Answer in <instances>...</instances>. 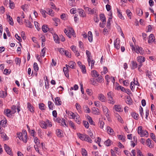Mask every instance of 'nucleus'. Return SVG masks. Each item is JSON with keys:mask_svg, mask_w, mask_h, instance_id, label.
<instances>
[{"mask_svg": "<svg viewBox=\"0 0 156 156\" xmlns=\"http://www.w3.org/2000/svg\"><path fill=\"white\" fill-rule=\"evenodd\" d=\"M114 109L117 112H121L122 111V108L119 105H115L114 107Z\"/></svg>", "mask_w": 156, "mask_h": 156, "instance_id": "9", "label": "nucleus"}, {"mask_svg": "<svg viewBox=\"0 0 156 156\" xmlns=\"http://www.w3.org/2000/svg\"><path fill=\"white\" fill-rule=\"evenodd\" d=\"M53 37L54 41L56 43H60L59 38L56 34H54L53 35Z\"/></svg>", "mask_w": 156, "mask_h": 156, "instance_id": "14", "label": "nucleus"}, {"mask_svg": "<svg viewBox=\"0 0 156 156\" xmlns=\"http://www.w3.org/2000/svg\"><path fill=\"white\" fill-rule=\"evenodd\" d=\"M34 141L36 145H38L40 144L39 140L36 137H34Z\"/></svg>", "mask_w": 156, "mask_h": 156, "instance_id": "52", "label": "nucleus"}, {"mask_svg": "<svg viewBox=\"0 0 156 156\" xmlns=\"http://www.w3.org/2000/svg\"><path fill=\"white\" fill-rule=\"evenodd\" d=\"M98 125H100V127L101 129H103L104 125V122L103 121L99 120Z\"/></svg>", "mask_w": 156, "mask_h": 156, "instance_id": "53", "label": "nucleus"}, {"mask_svg": "<svg viewBox=\"0 0 156 156\" xmlns=\"http://www.w3.org/2000/svg\"><path fill=\"white\" fill-rule=\"evenodd\" d=\"M63 89L64 88L62 86H60L57 88V90H58V93L59 94H62Z\"/></svg>", "mask_w": 156, "mask_h": 156, "instance_id": "44", "label": "nucleus"}, {"mask_svg": "<svg viewBox=\"0 0 156 156\" xmlns=\"http://www.w3.org/2000/svg\"><path fill=\"white\" fill-rule=\"evenodd\" d=\"M92 113L95 115H98L99 113V110L95 108H93L92 109Z\"/></svg>", "mask_w": 156, "mask_h": 156, "instance_id": "22", "label": "nucleus"}, {"mask_svg": "<svg viewBox=\"0 0 156 156\" xmlns=\"http://www.w3.org/2000/svg\"><path fill=\"white\" fill-rule=\"evenodd\" d=\"M34 70L36 72H37L38 71L39 68L36 62H34Z\"/></svg>", "mask_w": 156, "mask_h": 156, "instance_id": "41", "label": "nucleus"}, {"mask_svg": "<svg viewBox=\"0 0 156 156\" xmlns=\"http://www.w3.org/2000/svg\"><path fill=\"white\" fill-rule=\"evenodd\" d=\"M115 47L117 49H119L120 48L119 42L116 41L114 42V43Z\"/></svg>", "mask_w": 156, "mask_h": 156, "instance_id": "29", "label": "nucleus"}, {"mask_svg": "<svg viewBox=\"0 0 156 156\" xmlns=\"http://www.w3.org/2000/svg\"><path fill=\"white\" fill-rule=\"evenodd\" d=\"M45 49H46L45 48H43V49H42L41 53V56H42L43 57H44L45 53Z\"/></svg>", "mask_w": 156, "mask_h": 156, "instance_id": "56", "label": "nucleus"}, {"mask_svg": "<svg viewBox=\"0 0 156 156\" xmlns=\"http://www.w3.org/2000/svg\"><path fill=\"white\" fill-rule=\"evenodd\" d=\"M100 18L101 20L103 21V22H105L106 18L105 15L103 14H101L100 15Z\"/></svg>", "mask_w": 156, "mask_h": 156, "instance_id": "26", "label": "nucleus"}, {"mask_svg": "<svg viewBox=\"0 0 156 156\" xmlns=\"http://www.w3.org/2000/svg\"><path fill=\"white\" fill-rule=\"evenodd\" d=\"M83 125L86 128H88L89 126V123L88 122L84 121L83 122Z\"/></svg>", "mask_w": 156, "mask_h": 156, "instance_id": "62", "label": "nucleus"}, {"mask_svg": "<svg viewBox=\"0 0 156 156\" xmlns=\"http://www.w3.org/2000/svg\"><path fill=\"white\" fill-rule=\"evenodd\" d=\"M88 39L89 41L92 42L93 41L92 34L91 31H89L88 33Z\"/></svg>", "mask_w": 156, "mask_h": 156, "instance_id": "17", "label": "nucleus"}, {"mask_svg": "<svg viewBox=\"0 0 156 156\" xmlns=\"http://www.w3.org/2000/svg\"><path fill=\"white\" fill-rule=\"evenodd\" d=\"M79 13L80 16L82 17H85L86 16V14L85 12H84L83 10L82 9H79Z\"/></svg>", "mask_w": 156, "mask_h": 156, "instance_id": "15", "label": "nucleus"}, {"mask_svg": "<svg viewBox=\"0 0 156 156\" xmlns=\"http://www.w3.org/2000/svg\"><path fill=\"white\" fill-rule=\"evenodd\" d=\"M91 75L93 77H97L99 76L98 73L95 70L91 71Z\"/></svg>", "mask_w": 156, "mask_h": 156, "instance_id": "18", "label": "nucleus"}, {"mask_svg": "<svg viewBox=\"0 0 156 156\" xmlns=\"http://www.w3.org/2000/svg\"><path fill=\"white\" fill-rule=\"evenodd\" d=\"M48 104L49 108L52 110H53L54 104H52V102L51 101H48Z\"/></svg>", "mask_w": 156, "mask_h": 156, "instance_id": "43", "label": "nucleus"}, {"mask_svg": "<svg viewBox=\"0 0 156 156\" xmlns=\"http://www.w3.org/2000/svg\"><path fill=\"white\" fill-rule=\"evenodd\" d=\"M56 133L57 136L59 137H62L63 136V133L61 130L57 129L56 130Z\"/></svg>", "mask_w": 156, "mask_h": 156, "instance_id": "5", "label": "nucleus"}, {"mask_svg": "<svg viewBox=\"0 0 156 156\" xmlns=\"http://www.w3.org/2000/svg\"><path fill=\"white\" fill-rule=\"evenodd\" d=\"M4 148L5 151L7 154L9 155H11L12 154L11 152V150L10 147L8 146L6 144H4Z\"/></svg>", "mask_w": 156, "mask_h": 156, "instance_id": "3", "label": "nucleus"}, {"mask_svg": "<svg viewBox=\"0 0 156 156\" xmlns=\"http://www.w3.org/2000/svg\"><path fill=\"white\" fill-rule=\"evenodd\" d=\"M69 124L70 126H71L73 129H75L76 127L74 125V124L73 123V122L71 121H70L69 122Z\"/></svg>", "mask_w": 156, "mask_h": 156, "instance_id": "61", "label": "nucleus"}, {"mask_svg": "<svg viewBox=\"0 0 156 156\" xmlns=\"http://www.w3.org/2000/svg\"><path fill=\"white\" fill-rule=\"evenodd\" d=\"M72 30L73 29L72 28H69V32L66 34L67 36L70 38L71 37V35H72L74 37V31Z\"/></svg>", "mask_w": 156, "mask_h": 156, "instance_id": "6", "label": "nucleus"}, {"mask_svg": "<svg viewBox=\"0 0 156 156\" xmlns=\"http://www.w3.org/2000/svg\"><path fill=\"white\" fill-rule=\"evenodd\" d=\"M66 120L64 119H62V121L61 122V125L63 126H67L66 124Z\"/></svg>", "mask_w": 156, "mask_h": 156, "instance_id": "47", "label": "nucleus"}, {"mask_svg": "<svg viewBox=\"0 0 156 156\" xmlns=\"http://www.w3.org/2000/svg\"><path fill=\"white\" fill-rule=\"evenodd\" d=\"M126 12L129 18L131 19V16L132 14V13L131 12L130 10L128 9L126 10Z\"/></svg>", "mask_w": 156, "mask_h": 156, "instance_id": "45", "label": "nucleus"}, {"mask_svg": "<svg viewBox=\"0 0 156 156\" xmlns=\"http://www.w3.org/2000/svg\"><path fill=\"white\" fill-rule=\"evenodd\" d=\"M76 65V63L72 61L69 62V67L72 69H74V66H75Z\"/></svg>", "mask_w": 156, "mask_h": 156, "instance_id": "36", "label": "nucleus"}, {"mask_svg": "<svg viewBox=\"0 0 156 156\" xmlns=\"http://www.w3.org/2000/svg\"><path fill=\"white\" fill-rule=\"evenodd\" d=\"M1 136L2 138H3L4 140H7L8 139V137L6 135L5 133H2L1 134Z\"/></svg>", "mask_w": 156, "mask_h": 156, "instance_id": "42", "label": "nucleus"}, {"mask_svg": "<svg viewBox=\"0 0 156 156\" xmlns=\"http://www.w3.org/2000/svg\"><path fill=\"white\" fill-rule=\"evenodd\" d=\"M6 122L7 120L6 119H3L0 122V125L2 127H5L6 126Z\"/></svg>", "mask_w": 156, "mask_h": 156, "instance_id": "21", "label": "nucleus"}, {"mask_svg": "<svg viewBox=\"0 0 156 156\" xmlns=\"http://www.w3.org/2000/svg\"><path fill=\"white\" fill-rule=\"evenodd\" d=\"M15 61L16 62V63L17 65H18L19 66L20 65V63H21V59L17 58H16L15 59Z\"/></svg>", "mask_w": 156, "mask_h": 156, "instance_id": "46", "label": "nucleus"}, {"mask_svg": "<svg viewBox=\"0 0 156 156\" xmlns=\"http://www.w3.org/2000/svg\"><path fill=\"white\" fill-rule=\"evenodd\" d=\"M140 134L141 137L146 136V137H147L148 136V133L146 130H143Z\"/></svg>", "mask_w": 156, "mask_h": 156, "instance_id": "20", "label": "nucleus"}, {"mask_svg": "<svg viewBox=\"0 0 156 156\" xmlns=\"http://www.w3.org/2000/svg\"><path fill=\"white\" fill-rule=\"evenodd\" d=\"M138 47V52H140L141 55H143L144 54V50L141 47Z\"/></svg>", "mask_w": 156, "mask_h": 156, "instance_id": "38", "label": "nucleus"}, {"mask_svg": "<svg viewBox=\"0 0 156 156\" xmlns=\"http://www.w3.org/2000/svg\"><path fill=\"white\" fill-rule=\"evenodd\" d=\"M132 116L135 119L137 120L138 119V114H136V113L133 112L131 114Z\"/></svg>", "mask_w": 156, "mask_h": 156, "instance_id": "34", "label": "nucleus"}, {"mask_svg": "<svg viewBox=\"0 0 156 156\" xmlns=\"http://www.w3.org/2000/svg\"><path fill=\"white\" fill-rule=\"evenodd\" d=\"M118 138L122 141H124L125 140V137L122 135H118Z\"/></svg>", "mask_w": 156, "mask_h": 156, "instance_id": "57", "label": "nucleus"}, {"mask_svg": "<svg viewBox=\"0 0 156 156\" xmlns=\"http://www.w3.org/2000/svg\"><path fill=\"white\" fill-rule=\"evenodd\" d=\"M42 29L44 32L46 33L48 31V30H49V28L47 25H44L42 26Z\"/></svg>", "mask_w": 156, "mask_h": 156, "instance_id": "24", "label": "nucleus"}, {"mask_svg": "<svg viewBox=\"0 0 156 156\" xmlns=\"http://www.w3.org/2000/svg\"><path fill=\"white\" fill-rule=\"evenodd\" d=\"M75 106L76 109L79 112L80 111V110L81 108V106L78 103H76Z\"/></svg>", "mask_w": 156, "mask_h": 156, "instance_id": "49", "label": "nucleus"}, {"mask_svg": "<svg viewBox=\"0 0 156 156\" xmlns=\"http://www.w3.org/2000/svg\"><path fill=\"white\" fill-rule=\"evenodd\" d=\"M136 12L137 14L139 16H141L143 14V11L141 9L138 8L136 10Z\"/></svg>", "mask_w": 156, "mask_h": 156, "instance_id": "25", "label": "nucleus"}, {"mask_svg": "<svg viewBox=\"0 0 156 156\" xmlns=\"http://www.w3.org/2000/svg\"><path fill=\"white\" fill-rule=\"evenodd\" d=\"M73 119L78 124H80V117L77 114L74 117Z\"/></svg>", "mask_w": 156, "mask_h": 156, "instance_id": "19", "label": "nucleus"}, {"mask_svg": "<svg viewBox=\"0 0 156 156\" xmlns=\"http://www.w3.org/2000/svg\"><path fill=\"white\" fill-rule=\"evenodd\" d=\"M103 110L107 118L108 119L109 118L110 115L108 114V108L106 107L105 106L103 107Z\"/></svg>", "mask_w": 156, "mask_h": 156, "instance_id": "4", "label": "nucleus"}, {"mask_svg": "<svg viewBox=\"0 0 156 156\" xmlns=\"http://www.w3.org/2000/svg\"><path fill=\"white\" fill-rule=\"evenodd\" d=\"M55 103L56 105H61L62 104V101L60 98L57 97L55 98Z\"/></svg>", "mask_w": 156, "mask_h": 156, "instance_id": "8", "label": "nucleus"}, {"mask_svg": "<svg viewBox=\"0 0 156 156\" xmlns=\"http://www.w3.org/2000/svg\"><path fill=\"white\" fill-rule=\"evenodd\" d=\"M82 154L83 156H87V153L84 149L82 148Z\"/></svg>", "mask_w": 156, "mask_h": 156, "instance_id": "55", "label": "nucleus"}, {"mask_svg": "<svg viewBox=\"0 0 156 156\" xmlns=\"http://www.w3.org/2000/svg\"><path fill=\"white\" fill-rule=\"evenodd\" d=\"M66 67H64L63 68V71L65 76L68 78L69 77V74L68 73V69L69 67V65L66 64Z\"/></svg>", "mask_w": 156, "mask_h": 156, "instance_id": "2", "label": "nucleus"}, {"mask_svg": "<svg viewBox=\"0 0 156 156\" xmlns=\"http://www.w3.org/2000/svg\"><path fill=\"white\" fill-rule=\"evenodd\" d=\"M136 153L137 154V156H143L142 152L139 149H136Z\"/></svg>", "mask_w": 156, "mask_h": 156, "instance_id": "58", "label": "nucleus"}, {"mask_svg": "<svg viewBox=\"0 0 156 156\" xmlns=\"http://www.w3.org/2000/svg\"><path fill=\"white\" fill-rule=\"evenodd\" d=\"M130 46H131V47H132V49L133 50L136 52L137 53H140V52H138V51L139 49H138V47L137 46L136 47V48H135L133 46V45H131L130 44Z\"/></svg>", "mask_w": 156, "mask_h": 156, "instance_id": "51", "label": "nucleus"}, {"mask_svg": "<svg viewBox=\"0 0 156 156\" xmlns=\"http://www.w3.org/2000/svg\"><path fill=\"white\" fill-rule=\"evenodd\" d=\"M126 102L129 105H130L132 103V99L130 97H127Z\"/></svg>", "mask_w": 156, "mask_h": 156, "instance_id": "35", "label": "nucleus"}, {"mask_svg": "<svg viewBox=\"0 0 156 156\" xmlns=\"http://www.w3.org/2000/svg\"><path fill=\"white\" fill-rule=\"evenodd\" d=\"M108 99H109L108 101H109L108 102L109 103L111 104H115V102L113 101V99L112 97L108 98Z\"/></svg>", "mask_w": 156, "mask_h": 156, "instance_id": "63", "label": "nucleus"}, {"mask_svg": "<svg viewBox=\"0 0 156 156\" xmlns=\"http://www.w3.org/2000/svg\"><path fill=\"white\" fill-rule=\"evenodd\" d=\"M132 69H134L135 68H136L137 67V64L136 62L134 61H133L132 62Z\"/></svg>", "mask_w": 156, "mask_h": 156, "instance_id": "31", "label": "nucleus"}, {"mask_svg": "<svg viewBox=\"0 0 156 156\" xmlns=\"http://www.w3.org/2000/svg\"><path fill=\"white\" fill-rule=\"evenodd\" d=\"M84 9L89 14H95L96 12V8H94L93 9L88 7H85L84 6Z\"/></svg>", "mask_w": 156, "mask_h": 156, "instance_id": "1", "label": "nucleus"}, {"mask_svg": "<svg viewBox=\"0 0 156 156\" xmlns=\"http://www.w3.org/2000/svg\"><path fill=\"white\" fill-rule=\"evenodd\" d=\"M63 55H65L69 58L71 57V54L70 53L67 51L65 50Z\"/></svg>", "mask_w": 156, "mask_h": 156, "instance_id": "39", "label": "nucleus"}, {"mask_svg": "<svg viewBox=\"0 0 156 156\" xmlns=\"http://www.w3.org/2000/svg\"><path fill=\"white\" fill-rule=\"evenodd\" d=\"M80 68L81 69V71L83 73H86L85 66L83 65H81L80 66Z\"/></svg>", "mask_w": 156, "mask_h": 156, "instance_id": "33", "label": "nucleus"}, {"mask_svg": "<svg viewBox=\"0 0 156 156\" xmlns=\"http://www.w3.org/2000/svg\"><path fill=\"white\" fill-rule=\"evenodd\" d=\"M27 107L28 109L32 113L34 112V108L32 105L30 103L28 102L27 103Z\"/></svg>", "mask_w": 156, "mask_h": 156, "instance_id": "7", "label": "nucleus"}, {"mask_svg": "<svg viewBox=\"0 0 156 156\" xmlns=\"http://www.w3.org/2000/svg\"><path fill=\"white\" fill-rule=\"evenodd\" d=\"M90 82L91 84L93 85L97 86L98 85V83H97L94 79H90Z\"/></svg>", "mask_w": 156, "mask_h": 156, "instance_id": "32", "label": "nucleus"}, {"mask_svg": "<svg viewBox=\"0 0 156 156\" xmlns=\"http://www.w3.org/2000/svg\"><path fill=\"white\" fill-rule=\"evenodd\" d=\"M79 138L82 140L85 141L86 137L85 136H86V134H82L80 133L78 134Z\"/></svg>", "mask_w": 156, "mask_h": 156, "instance_id": "27", "label": "nucleus"}, {"mask_svg": "<svg viewBox=\"0 0 156 156\" xmlns=\"http://www.w3.org/2000/svg\"><path fill=\"white\" fill-rule=\"evenodd\" d=\"M98 98L102 102H104L105 101L106 98L103 94H99Z\"/></svg>", "mask_w": 156, "mask_h": 156, "instance_id": "10", "label": "nucleus"}, {"mask_svg": "<svg viewBox=\"0 0 156 156\" xmlns=\"http://www.w3.org/2000/svg\"><path fill=\"white\" fill-rule=\"evenodd\" d=\"M39 108L41 110H44L45 109V105L43 103L39 104Z\"/></svg>", "mask_w": 156, "mask_h": 156, "instance_id": "28", "label": "nucleus"}, {"mask_svg": "<svg viewBox=\"0 0 156 156\" xmlns=\"http://www.w3.org/2000/svg\"><path fill=\"white\" fill-rule=\"evenodd\" d=\"M105 144L107 146H110L111 145V142L110 140L108 139L105 142Z\"/></svg>", "mask_w": 156, "mask_h": 156, "instance_id": "50", "label": "nucleus"}, {"mask_svg": "<svg viewBox=\"0 0 156 156\" xmlns=\"http://www.w3.org/2000/svg\"><path fill=\"white\" fill-rule=\"evenodd\" d=\"M17 107L16 106L13 105L11 107L12 111V114H14L16 112V109H17Z\"/></svg>", "mask_w": 156, "mask_h": 156, "instance_id": "37", "label": "nucleus"}, {"mask_svg": "<svg viewBox=\"0 0 156 156\" xmlns=\"http://www.w3.org/2000/svg\"><path fill=\"white\" fill-rule=\"evenodd\" d=\"M28 5L25 4L22 6L21 8L24 11H27V7Z\"/></svg>", "mask_w": 156, "mask_h": 156, "instance_id": "60", "label": "nucleus"}, {"mask_svg": "<svg viewBox=\"0 0 156 156\" xmlns=\"http://www.w3.org/2000/svg\"><path fill=\"white\" fill-rule=\"evenodd\" d=\"M146 142L147 145L150 148H151L152 146L151 145V143L150 139L149 138L147 139Z\"/></svg>", "mask_w": 156, "mask_h": 156, "instance_id": "40", "label": "nucleus"}, {"mask_svg": "<svg viewBox=\"0 0 156 156\" xmlns=\"http://www.w3.org/2000/svg\"><path fill=\"white\" fill-rule=\"evenodd\" d=\"M85 137H86L85 141H87L90 143H91L92 142V140L91 138L89 137V136L86 135L85 136Z\"/></svg>", "mask_w": 156, "mask_h": 156, "instance_id": "48", "label": "nucleus"}, {"mask_svg": "<svg viewBox=\"0 0 156 156\" xmlns=\"http://www.w3.org/2000/svg\"><path fill=\"white\" fill-rule=\"evenodd\" d=\"M40 126L41 127L44 129H46L47 125L46 123L44 121H42L40 122Z\"/></svg>", "mask_w": 156, "mask_h": 156, "instance_id": "23", "label": "nucleus"}, {"mask_svg": "<svg viewBox=\"0 0 156 156\" xmlns=\"http://www.w3.org/2000/svg\"><path fill=\"white\" fill-rule=\"evenodd\" d=\"M145 58L142 56H139L137 58V60L140 63H142L145 61Z\"/></svg>", "mask_w": 156, "mask_h": 156, "instance_id": "16", "label": "nucleus"}, {"mask_svg": "<svg viewBox=\"0 0 156 156\" xmlns=\"http://www.w3.org/2000/svg\"><path fill=\"white\" fill-rule=\"evenodd\" d=\"M25 23H26V25L27 27L30 28H32L33 27V26L31 24L30 20H25Z\"/></svg>", "mask_w": 156, "mask_h": 156, "instance_id": "12", "label": "nucleus"}, {"mask_svg": "<svg viewBox=\"0 0 156 156\" xmlns=\"http://www.w3.org/2000/svg\"><path fill=\"white\" fill-rule=\"evenodd\" d=\"M24 137V139L23 138V136L21 138V139H22V140L25 143H26L27 142V134L25 135H23V136Z\"/></svg>", "mask_w": 156, "mask_h": 156, "instance_id": "54", "label": "nucleus"}, {"mask_svg": "<svg viewBox=\"0 0 156 156\" xmlns=\"http://www.w3.org/2000/svg\"><path fill=\"white\" fill-rule=\"evenodd\" d=\"M151 72L148 70L146 72V75L150 79H151Z\"/></svg>", "mask_w": 156, "mask_h": 156, "instance_id": "64", "label": "nucleus"}, {"mask_svg": "<svg viewBox=\"0 0 156 156\" xmlns=\"http://www.w3.org/2000/svg\"><path fill=\"white\" fill-rule=\"evenodd\" d=\"M40 12L43 15V16L44 18H45L46 17V15L45 14V13H47L46 11L45 10L43 9H41L40 10Z\"/></svg>", "mask_w": 156, "mask_h": 156, "instance_id": "59", "label": "nucleus"}, {"mask_svg": "<svg viewBox=\"0 0 156 156\" xmlns=\"http://www.w3.org/2000/svg\"><path fill=\"white\" fill-rule=\"evenodd\" d=\"M4 112L6 114L8 117H9L11 116L13 114H12V112L11 110L9 109H7L4 111Z\"/></svg>", "mask_w": 156, "mask_h": 156, "instance_id": "11", "label": "nucleus"}, {"mask_svg": "<svg viewBox=\"0 0 156 156\" xmlns=\"http://www.w3.org/2000/svg\"><path fill=\"white\" fill-rule=\"evenodd\" d=\"M154 35L152 34H151L149 37V39L148 42L149 43L152 42L154 41Z\"/></svg>", "mask_w": 156, "mask_h": 156, "instance_id": "13", "label": "nucleus"}, {"mask_svg": "<svg viewBox=\"0 0 156 156\" xmlns=\"http://www.w3.org/2000/svg\"><path fill=\"white\" fill-rule=\"evenodd\" d=\"M107 130L108 133L111 135H112L114 132L113 130L109 126L107 127Z\"/></svg>", "mask_w": 156, "mask_h": 156, "instance_id": "30", "label": "nucleus"}]
</instances>
